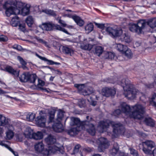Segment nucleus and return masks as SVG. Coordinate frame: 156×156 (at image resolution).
Masks as SVG:
<instances>
[{
	"instance_id": "nucleus-1",
	"label": "nucleus",
	"mask_w": 156,
	"mask_h": 156,
	"mask_svg": "<svg viewBox=\"0 0 156 156\" xmlns=\"http://www.w3.org/2000/svg\"><path fill=\"white\" fill-rule=\"evenodd\" d=\"M87 120L81 122L79 119L74 117H70V125L71 126L76 125L80 128L84 129L92 136H94L95 133L94 126L92 122L93 119L89 116L86 117Z\"/></svg>"
},
{
	"instance_id": "nucleus-2",
	"label": "nucleus",
	"mask_w": 156,
	"mask_h": 156,
	"mask_svg": "<svg viewBox=\"0 0 156 156\" xmlns=\"http://www.w3.org/2000/svg\"><path fill=\"white\" fill-rule=\"evenodd\" d=\"M121 85L124 91V94L129 99H133L135 98L136 91L133 85L127 78L123 79L121 80Z\"/></svg>"
},
{
	"instance_id": "nucleus-3",
	"label": "nucleus",
	"mask_w": 156,
	"mask_h": 156,
	"mask_svg": "<svg viewBox=\"0 0 156 156\" xmlns=\"http://www.w3.org/2000/svg\"><path fill=\"white\" fill-rule=\"evenodd\" d=\"M56 111V108L54 107L49 109V129H52L56 132L60 133L63 131L64 128L61 122L55 120Z\"/></svg>"
},
{
	"instance_id": "nucleus-4",
	"label": "nucleus",
	"mask_w": 156,
	"mask_h": 156,
	"mask_svg": "<svg viewBox=\"0 0 156 156\" xmlns=\"http://www.w3.org/2000/svg\"><path fill=\"white\" fill-rule=\"evenodd\" d=\"M122 125L120 123H115L108 120L106 121H100L99 122L98 129H101V130H100V132L103 133L104 131H106L109 126L111 125L113 128V133L117 134L120 132Z\"/></svg>"
},
{
	"instance_id": "nucleus-5",
	"label": "nucleus",
	"mask_w": 156,
	"mask_h": 156,
	"mask_svg": "<svg viewBox=\"0 0 156 156\" xmlns=\"http://www.w3.org/2000/svg\"><path fill=\"white\" fill-rule=\"evenodd\" d=\"M133 111L130 115L131 118L135 119H140L144 117V108L140 105H136L132 107Z\"/></svg>"
},
{
	"instance_id": "nucleus-6",
	"label": "nucleus",
	"mask_w": 156,
	"mask_h": 156,
	"mask_svg": "<svg viewBox=\"0 0 156 156\" xmlns=\"http://www.w3.org/2000/svg\"><path fill=\"white\" fill-rule=\"evenodd\" d=\"M146 26V21L144 20H140L136 24H133L130 26L129 29L132 32L140 34L143 32V30Z\"/></svg>"
},
{
	"instance_id": "nucleus-7",
	"label": "nucleus",
	"mask_w": 156,
	"mask_h": 156,
	"mask_svg": "<svg viewBox=\"0 0 156 156\" xmlns=\"http://www.w3.org/2000/svg\"><path fill=\"white\" fill-rule=\"evenodd\" d=\"M142 150L144 153L149 154L152 153L151 149L155 147V143L151 140H147L142 143Z\"/></svg>"
},
{
	"instance_id": "nucleus-8",
	"label": "nucleus",
	"mask_w": 156,
	"mask_h": 156,
	"mask_svg": "<svg viewBox=\"0 0 156 156\" xmlns=\"http://www.w3.org/2000/svg\"><path fill=\"white\" fill-rule=\"evenodd\" d=\"M40 115L38 116L36 120V124L39 127H45L46 123V113L44 111L40 112Z\"/></svg>"
},
{
	"instance_id": "nucleus-9",
	"label": "nucleus",
	"mask_w": 156,
	"mask_h": 156,
	"mask_svg": "<svg viewBox=\"0 0 156 156\" xmlns=\"http://www.w3.org/2000/svg\"><path fill=\"white\" fill-rule=\"evenodd\" d=\"M106 30L110 36L113 37L120 36L122 33V29H114L111 27H107Z\"/></svg>"
},
{
	"instance_id": "nucleus-10",
	"label": "nucleus",
	"mask_w": 156,
	"mask_h": 156,
	"mask_svg": "<svg viewBox=\"0 0 156 156\" xmlns=\"http://www.w3.org/2000/svg\"><path fill=\"white\" fill-rule=\"evenodd\" d=\"M99 141V142L98 150L100 152H103L105 149L108 147L109 144L107 140L105 138H100Z\"/></svg>"
},
{
	"instance_id": "nucleus-11",
	"label": "nucleus",
	"mask_w": 156,
	"mask_h": 156,
	"mask_svg": "<svg viewBox=\"0 0 156 156\" xmlns=\"http://www.w3.org/2000/svg\"><path fill=\"white\" fill-rule=\"evenodd\" d=\"M35 150L39 153H41L44 156H48L49 149H44V145L42 142H40L36 144L35 145Z\"/></svg>"
},
{
	"instance_id": "nucleus-12",
	"label": "nucleus",
	"mask_w": 156,
	"mask_h": 156,
	"mask_svg": "<svg viewBox=\"0 0 156 156\" xmlns=\"http://www.w3.org/2000/svg\"><path fill=\"white\" fill-rule=\"evenodd\" d=\"M116 89L111 87H105L102 90V94L106 97L114 95L116 93Z\"/></svg>"
},
{
	"instance_id": "nucleus-13",
	"label": "nucleus",
	"mask_w": 156,
	"mask_h": 156,
	"mask_svg": "<svg viewBox=\"0 0 156 156\" xmlns=\"http://www.w3.org/2000/svg\"><path fill=\"white\" fill-rule=\"evenodd\" d=\"M10 121V120L6 118L3 115L0 114V126H5L7 125ZM3 133V129L0 127V135Z\"/></svg>"
},
{
	"instance_id": "nucleus-14",
	"label": "nucleus",
	"mask_w": 156,
	"mask_h": 156,
	"mask_svg": "<svg viewBox=\"0 0 156 156\" xmlns=\"http://www.w3.org/2000/svg\"><path fill=\"white\" fill-rule=\"evenodd\" d=\"M59 30L67 34H68V31L64 28L61 27L58 24L52 23L49 22V30Z\"/></svg>"
},
{
	"instance_id": "nucleus-15",
	"label": "nucleus",
	"mask_w": 156,
	"mask_h": 156,
	"mask_svg": "<svg viewBox=\"0 0 156 156\" xmlns=\"http://www.w3.org/2000/svg\"><path fill=\"white\" fill-rule=\"evenodd\" d=\"M94 53L100 56L104 52V48L101 46L93 45V48Z\"/></svg>"
},
{
	"instance_id": "nucleus-16",
	"label": "nucleus",
	"mask_w": 156,
	"mask_h": 156,
	"mask_svg": "<svg viewBox=\"0 0 156 156\" xmlns=\"http://www.w3.org/2000/svg\"><path fill=\"white\" fill-rule=\"evenodd\" d=\"M121 108L122 111L126 114H129L132 111V109L126 103H122L121 105Z\"/></svg>"
},
{
	"instance_id": "nucleus-17",
	"label": "nucleus",
	"mask_w": 156,
	"mask_h": 156,
	"mask_svg": "<svg viewBox=\"0 0 156 156\" xmlns=\"http://www.w3.org/2000/svg\"><path fill=\"white\" fill-rule=\"evenodd\" d=\"M81 128L80 127L77 126L75 127H73L67 131V133L71 136H74L78 134L79 132L80 131Z\"/></svg>"
},
{
	"instance_id": "nucleus-18",
	"label": "nucleus",
	"mask_w": 156,
	"mask_h": 156,
	"mask_svg": "<svg viewBox=\"0 0 156 156\" xmlns=\"http://www.w3.org/2000/svg\"><path fill=\"white\" fill-rule=\"evenodd\" d=\"M5 69L6 71L15 76L17 77L19 75V71L13 69L11 66H6Z\"/></svg>"
},
{
	"instance_id": "nucleus-19",
	"label": "nucleus",
	"mask_w": 156,
	"mask_h": 156,
	"mask_svg": "<svg viewBox=\"0 0 156 156\" xmlns=\"http://www.w3.org/2000/svg\"><path fill=\"white\" fill-rule=\"evenodd\" d=\"M30 72H27L23 73L20 77V80L21 82H28L29 80Z\"/></svg>"
},
{
	"instance_id": "nucleus-20",
	"label": "nucleus",
	"mask_w": 156,
	"mask_h": 156,
	"mask_svg": "<svg viewBox=\"0 0 156 156\" xmlns=\"http://www.w3.org/2000/svg\"><path fill=\"white\" fill-rule=\"evenodd\" d=\"M15 2L12 0H8L5 2L3 5V8L5 9L9 8H14L12 5H15Z\"/></svg>"
},
{
	"instance_id": "nucleus-21",
	"label": "nucleus",
	"mask_w": 156,
	"mask_h": 156,
	"mask_svg": "<svg viewBox=\"0 0 156 156\" xmlns=\"http://www.w3.org/2000/svg\"><path fill=\"white\" fill-rule=\"evenodd\" d=\"M144 121L146 124L148 126L153 127L155 124V122L154 120L150 117L145 118Z\"/></svg>"
},
{
	"instance_id": "nucleus-22",
	"label": "nucleus",
	"mask_w": 156,
	"mask_h": 156,
	"mask_svg": "<svg viewBox=\"0 0 156 156\" xmlns=\"http://www.w3.org/2000/svg\"><path fill=\"white\" fill-rule=\"evenodd\" d=\"M13 127L12 126H9L8 130L6 132V139L10 140L12 139L14 133L12 131Z\"/></svg>"
},
{
	"instance_id": "nucleus-23",
	"label": "nucleus",
	"mask_w": 156,
	"mask_h": 156,
	"mask_svg": "<svg viewBox=\"0 0 156 156\" xmlns=\"http://www.w3.org/2000/svg\"><path fill=\"white\" fill-rule=\"evenodd\" d=\"M119 149V147L117 143H114L113 144V147L110 150L111 154L112 155H115L118 152Z\"/></svg>"
},
{
	"instance_id": "nucleus-24",
	"label": "nucleus",
	"mask_w": 156,
	"mask_h": 156,
	"mask_svg": "<svg viewBox=\"0 0 156 156\" xmlns=\"http://www.w3.org/2000/svg\"><path fill=\"white\" fill-rule=\"evenodd\" d=\"M146 25H149L152 28H154L156 27V18H154L148 20L146 22Z\"/></svg>"
},
{
	"instance_id": "nucleus-25",
	"label": "nucleus",
	"mask_w": 156,
	"mask_h": 156,
	"mask_svg": "<svg viewBox=\"0 0 156 156\" xmlns=\"http://www.w3.org/2000/svg\"><path fill=\"white\" fill-rule=\"evenodd\" d=\"M63 52L66 54L70 55L72 56L74 53V50L72 48L67 46H63Z\"/></svg>"
},
{
	"instance_id": "nucleus-26",
	"label": "nucleus",
	"mask_w": 156,
	"mask_h": 156,
	"mask_svg": "<svg viewBox=\"0 0 156 156\" xmlns=\"http://www.w3.org/2000/svg\"><path fill=\"white\" fill-rule=\"evenodd\" d=\"M31 136L32 138L36 140H39L42 139L43 137L42 133L39 131L36 133H33Z\"/></svg>"
},
{
	"instance_id": "nucleus-27",
	"label": "nucleus",
	"mask_w": 156,
	"mask_h": 156,
	"mask_svg": "<svg viewBox=\"0 0 156 156\" xmlns=\"http://www.w3.org/2000/svg\"><path fill=\"white\" fill-rule=\"evenodd\" d=\"M74 20L76 24L80 27L82 26L84 23V22L80 17L76 15Z\"/></svg>"
},
{
	"instance_id": "nucleus-28",
	"label": "nucleus",
	"mask_w": 156,
	"mask_h": 156,
	"mask_svg": "<svg viewBox=\"0 0 156 156\" xmlns=\"http://www.w3.org/2000/svg\"><path fill=\"white\" fill-rule=\"evenodd\" d=\"M59 148L55 145H49V154L57 153Z\"/></svg>"
},
{
	"instance_id": "nucleus-29",
	"label": "nucleus",
	"mask_w": 156,
	"mask_h": 156,
	"mask_svg": "<svg viewBox=\"0 0 156 156\" xmlns=\"http://www.w3.org/2000/svg\"><path fill=\"white\" fill-rule=\"evenodd\" d=\"M15 8H9L5 9V14L7 16H9L11 15L15 14Z\"/></svg>"
},
{
	"instance_id": "nucleus-30",
	"label": "nucleus",
	"mask_w": 156,
	"mask_h": 156,
	"mask_svg": "<svg viewBox=\"0 0 156 156\" xmlns=\"http://www.w3.org/2000/svg\"><path fill=\"white\" fill-rule=\"evenodd\" d=\"M93 29V24L91 23L87 24L85 27V30L87 33H89L91 32Z\"/></svg>"
},
{
	"instance_id": "nucleus-31",
	"label": "nucleus",
	"mask_w": 156,
	"mask_h": 156,
	"mask_svg": "<svg viewBox=\"0 0 156 156\" xmlns=\"http://www.w3.org/2000/svg\"><path fill=\"white\" fill-rule=\"evenodd\" d=\"M116 48L118 51L122 53L124 50L127 49V47L119 43L117 44Z\"/></svg>"
},
{
	"instance_id": "nucleus-32",
	"label": "nucleus",
	"mask_w": 156,
	"mask_h": 156,
	"mask_svg": "<svg viewBox=\"0 0 156 156\" xmlns=\"http://www.w3.org/2000/svg\"><path fill=\"white\" fill-rule=\"evenodd\" d=\"M35 114L33 113H29L26 115V120L29 121H32L35 118Z\"/></svg>"
},
{
	"instance_id": "nucleus-33",
	"label": "nucleus",
	"mask_w": 156,
	"mask_h": 156,
	"mask_svg": "<svg viewBox=\"0 0 156 156\" xmlns=\"http://www.w3.org/2000/svg\"><path fill=\"white\" fill-rule=\"evenodd\" d=\"M125 55L129 58H131L133 56V54L130 49L127 47V49H125L122 53Z\"/></svg>"
},
{
	"instance_id": "nucleus-34",
	"label": "nucleus",
	"mask_w": 156,
	"mask_h": 156,
	"mask_svg": "<svg viewBox=\"0 0 156 156\" xmlns=\"http://www.w3.org/2000/svg\"><path fill=\"white\" fill-rule=\"evenodd\" d=\"M93 45L90 44H83L81 46V48L82 49L85 50L90 51L93 48Z\"/></svg>"
},
{
	"instance_id": "nucleus-35",
	"label": "nucleus",
	"mask_w": 156,
	"mask_h": 156,
	"mask_svg": "<svg viewBox=\"0 0 156 156\" xmlns=\"http://www.w3.org/2000/svg\"><path fill=\"white\" fill-rule=\"evenodd\" d=\"M64 112L61 110H60L57 114V117L56 119V121L60 122L62 119L64 117Z\"/></svg>"
},
{
	"instance_id": "nucleus-36",
	"label": "nucleus",
	"mask_w": 156,
	"mask_h": 156,
	"mask_svg": "<svg viewBox=\"0 0 156 156\" xmlns=\"http://www.w3.org/2000/svg\"><path fill=\"white\" fill-rule=\"evenodd\" d=\"M37 78V76L35 74H31L30 73L29 80L28 81V82L30 83H34Z\"/></svg>"
},
{
	"instance_id": "nucleus-37",
	"label": "nucleus",
	"mask_w": 156,
	"mask_h": 156,
	"mask_svg": "<svg viewBox=\"0 0 156 156\" xmlns=\"http://www.w3.org/2000/svg\"><path fill=\"white\" fill-rule=\"evenodd\" d=\"M18 17L15 16V17H13L10 22L11 25L13 27H16L18 24Z\"/></svg>"
},
{
	"instance_id": "nucleus-38",
	"label": "nucleus",
	"mask_w": 156,
	"mask_h": 156,
	"mask_svg": "<svg viewBox=\"0 0 156 156\" xmlns=\"http://www.w3.org/2000/svg\"><path fill=\"white\" fill-rule=\"evenodd\" d=\"M26 21L28 26L31 27L34 22L32 17L31 16H28L26 19Z\"/></svg>"
},
{
	"instance_id": "nucleus-39",
	"label": "nucleus",
	"mask_w": 156,
	"mask_h": 156,
	"mask_svg": "<svg viewBox=\"0 0 156 156\" xmlns=\"http://www.w3.org/2000/svg\"><path fill=\"white\" fill-rule=\"evenodd\" d=\"M44 85V82L41 80L38 79V83L37 84V86L38 87L40 88L41 89H42L44 90H45L47 91V92H48V91L45 88L44 89L43 88H42L41 87Z\"/></svg>"
},
{
	"instance_id": "nucleus-40",
	"label": "nucleus",
	"mask_w": 156,
	"mask_h": 156,
	"mask_svg": "<svg viewBox=\"0 0 156 156\" xmlns=\"http://www.w3.org/2000/svg\"><path fill=\"white\" fill-rule=\"evenodd\" d=\"M32 131L30 129H27L24 133V135L27 138H32V136L33 133Z\"/></svg>"
},
{
	"instance_id": "nucleus-41",
	"label": "nucleus",
	"mask_w": 156,
	"mask_h": 156,
	"mask_svg": "<svg viewBox=\"0 0 156 156\" xmlns=\"http://www.w3.org/2000/svg\"><path fill=\"white\" fill-rule=\"evenodd\" d=\"M78 104L80 107H84L86 106V100L84 99H81L78 100Z\"/></svg>"
},
{
	"instance_id": "nucleus-42",
	"label": "nucleus",
	"mask_w": 156,
	"mask_h": 156,
	"mask_svg": "<svg viewBox=\"0 0 156 156\" xmlns=\"http://www.w3.org/2000/svg\"><path fill=\"white\" fill-rule=\"evenodd\" d=\"M21 12L23 15H27L29 13L30 9L29 7L25 6L22 9Z\"/></svg>"
},
{
	"instance_id": "nucleus-43",
	"label": "nucleus",
	"mask_w": 156,
	"mask_h": 156,
	"mask_svg": "<svg viewBox=\"0 0 156 156\" xmlns=\"http://www.w3.org/2000/svg\"><path fill=\"white\" fill-rule=\"evenodd\" d=\"M124 39V41L125 42L129 43L131 41V39L129 36L128 34H125L122 36Z\"/></svg>"
},
{
	"instance_id": "nucleus-44",
	"label": "nucleus",
	"mask_w": 156,
	"mask_h": 156,
	"mask_svg": "<svg viewBox=\"0 0 156 156\" xmlns=\"http://www.w3.org/2000/svg\"><path fill=\"white\" fill-rule=\"evenodd\" d=\"M40 27L43 30H49V23H43L40 26Z\"/></svg>"
},
{
	"instance_id": "nucleus-45",
	"label": "nucleus",
	"mask_w": 156,
	"mask_h": 156,
	"mask_svg": "<svg viewBox=\"0 0 156 156\" xmlns=\"http://www.w3.org/2000/svg\"><path fill=\"white\" fill-rule=\"evenodd\" d=\"M56 139L55 137L51 134H49V145L56 143Z\"/></svg>"
},
{
	"instance_id": "nucleus-46",
	"label": "nucleus",
	"mask_w": 156,
	"mask_h": 156,
	"mask_svg": "<svg viewBox=\"0 0 156 156\" xmlns=\"http://www.w3.org/2000/svg\"><path fill=\"white\" fill-rule=\"evenodd\" d=\"M74 86L76 87L78 89L79 91H81L82 92L83 90V89L84 87V84H75Z\"/></svg>"
},
{
	"instance_id": "nucleus-47",
	"label": "nucleus",
	"mask_w": 156,
	"mask_h": 156,
	"mask_svg": "<svg viewBox=\"0 0 156 156\" xmlns=\"http://www.w3.org/2000/svg\"><path fill=\"white\" fill-rule=\"evenodd\" d=\"M49 69L51 70L53 73L54 74V76H56V75H61L62 74V72L59 70H56L52 69V68L49 67Z\"/></svg>"
},
{
	"instance_id": "nucleus-48",
	"label": "nucleus",
	"mask_w": 156,
	"mask_h": 156,
	"mask_svg": "<svg viewBox=\"0 0 156 156\" xmlns=\"http://www.w3.org/2000/svg\"><path fill=\"white\" fill-rule=\"evenodd\" d=\"M8 40V37L4 35H0V41L2 42H6Z\"/></svg>"
},
{
	"instance_id": "nucleus-49",
	"label": "nucleus",
	"mask_w": 156,
	"mask_h": 156,
	"mask_svg": "<svg viewBox=\"0 0 156 156\" xmlns=\"http://www.w3.org/2000/svg\"><path fill=\"white\" fill-rule=\"evenodd\" d=\"M130 151V154L133 155V156H138V153L137 151L133 149L130 148H129Z\"/></svg>"
},
{
	"instance_id": "nucleus-50",
	"label": "nucleus",
	"mask_w": 156,
	"mask_h": 156,
	"mask_svg": "<svg viewBox=\"0 0 156 156\" xmlns=\"http://www.w3.org/2000/svg\"><path fill=\"white\" fill-rule=\"evenodd\" d=\"M122 111L119 109L115 110L112 113V115L115 116H118L120 115Z\"/></svg>"
},
{
	"instance_id": "nucleus-51",
	"label": "nucleus",
	"mask_w": 156,
	"mask_h": 156,
	"mask_svg": "<svg viewBox=\"0 0 156 156\" xmlns=\"http://www.w3.org/2000/svg\"><path fill=\"white\" fill-rule=\"evenodd\" d=\"M92 93V92L88 90H83L82 92H81L82 94L84 96L89 95Z\"/></svg>"
},
{
	"instance_id": "nucleus-52",
	"label": "nucleus",
	"mask_w": 156,
	"mask_h": 156,
	"mask_svg": "<svg viewBox=\"0 0 156 156\" xmlns=\"http://www.w3.org/2000/svg\"><path fill=\"white\" fill-rule=\"evenodd\" d=\"M81 146L79 144H77L75 146L74 149H73V154H75L78 152L79 151V149L80 147Z\"/></svg>"
},
{
	"instance_id": "nucleus-53",
	"label": "nucleus",
	"mask_w": 156,
	"mask_h": 156,
	"mask_svg": "<svg viewBox=\"0 0 156 156\" xmlns=\"http://www.w3.org/2000/svg\"><path fill=\"white\" fill-rule=\"evenodd\" d=\"M152 100L153 105L156 107V93H154L152 98Z\"/></svg>"
},
{
	"instance_id": "nucleus-54",
	"label": "nucleus",
	"mask_w": 156,
	"mask_h": 156,
	"mask_svg": "<svg viewBox=\"0 0 156 156\" xmlns=\"http://www.w3.org/2000/svg\"><path fill=\"white\" fill-rule=\"evenodd\" d=\"M17 58L18 60L20 61L21 64L22 65H26V62L24 60L23 58L20 56H18L17 57Z\"/></svg>"
},
{
	"instance_id": "nucleus-55",
	"label": "nucleus",
	"mask_w": 156,
	"mask_h": 156,
	"mask_svg": "<svg viewBox=\"0 0 156 156\" xmlns=\"http://www.w3.org/2000/svg\"><path fill=\"white\" fill-rule=\"evenodd\" d=\"M15 2V5L14 6H16V7L20 9L22 8L23 6V4L22 3L20 2Z\"/></svg>"
},
{
	"instance_id": "nucleus-56",
	"label": "nucleus",
	"mask_w": 156,
	"mask_h": 156,
	"mask_svg": "<svg viewBox=\"0 0 156 156\" xmlns=\"http://www.w3.org/2000/svg\"><path fill=\"white\" fill-rule=\"evenodd\" d=\"M149 39H151V41H150V42L151 44H154L156 42V37L154 36H151L149 38Z\"/></svg>"
},
{
	"instance_id": "nucleus-57",
	"label": "nucleus",
	"mask_w": 156,
	"mask_h": 156,
	"mask_svg": "<svg viewBox=\"0 0 156 156\" xmlns=\"http://www.w3.org/2000/svg\"><path fill=\"white\" fill-rule=\"evenodd\" d=\"M94 23L95 25L99 28L104 29L105 27V24H104L98 23L95 22Z\"/></svg>"
},
{
	"instance_id": "nucleus-58",
	"label": "nucleus",
	"mask_w": 156,
	"mask_h": 156,
	"mask_svg": "<svg viewBox=\"0 0 156 156\" xmlns=\"http://www.w3.org/2000/svg\"><path fill=\"white\" fill-rule=\"evenodd\" d=\"M115 57V54L114 53H112L111 52H109V57H108V59H111V60L114 58Z\"/></svg>"
},
{
	"instance_id": "nucleus-59",
	"label": "nucleus",
	"mask_w": 156,
	"mask_h": 156,
	"mask_svg": "<svg viewBox=\"0 0 156 156\" xmlns=\"http://www.w3.org/2000/svg\"><path fill=\"white\" fill-rule=\"evenodd\" d=\"M49 15L55 17L56 16V14L55 11L49 10Z\"/></svg>"
},
{
	"instance_id": "nucleus-60",
	"label": "nucleus",
	"mask_w": 156,
	"mask_h": 156,
	"mask_svg": "<svg viewBox=\"0 0 156 156\" xmlns=\"http://www.w3.org/2000/svg\"><path fill=\"white\" fill-rule=\"evenodd\" d=\"M20 29L22 31H24L25 30V24H20L19 25Z\"/></svg>"
},
{
	"instance_id": "nucleus-61",
	"label": "nucleus",
	"mask_w": 156,
	"mask_h": 156,
	"mask_svg": "<svg viewBox=\"0 0 156 156\" xmlns=\"http://www.w3.org/2000/svg\"><path fill=\"white\" fill-rule=\"evenodd\" d=\"M129 154L120 151L119 152L118 156H128Z\"/></svg>"
},
{
	"instance_id": "nucleus-62",
	"label": "nucleus",
	"mask_w": 156,
	"mask_h": 156,
	"mask_svg": "<svg viewBox=\"0 0 156 156\" xmlns=\"http://www.w3.org/2000/svg\"><path fill=\"white\" fill-rule=\"evenodd\" d=\"M0 145L5 147L6 148H8L9 150V149L11 150V148L10 147H9L7 144L4 143L3 142H1L0 143Z\"/></svg>"
},
{
	"instance_id": "nucleus-63",
	"label": "nucleus",
	"mask_w": 156,
	"mask_h": 156,
	"mask_svg": "<svg viewBox=\"0 0 156 156\" xmlns=\"http://www.w3.org/2000/svg\"><path fill=\"white\" fill-rule=\"evenodd\" d=\"M36 55L37 57H38L39 58H40L41 60H44V61H45L49 62V60H48V59H46L45 57H42L41 56H40L37 54H36Z\"/></svg>"
},
{
	"instance_id": "nucleus-64",
	"label": "nucleus",
	"mask_w": 156,
	"mask_h": 156,
	"mask_svg": "<svg viewBox=\"0 0 156 156\" xmlns=\"http://www.w3.org/2000/svg\"><path fill=\"white\" fill-rule=\"evenodd\" d=\"M58 22L63 27H65L66 26V24L65 23V22L61 19L59 20Z\"/></svg>"
}]
</instances>
